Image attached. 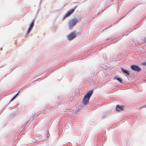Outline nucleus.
Returning <instances> with one entry per match:
<instances>
[{
  "mask_svg": "<svg viewBox=\"0 0 146 146\" xmlns=\"http://www.w3.org/2000/svg\"><path fill=\"white\" fill-rule=\"evenodd\" d=\"M134 8H135V7H133V8H132V9H131L130 11L129 12H127V14H126L125 15L123 16H122V17L121 18V19H123V18H124V17H125V15H127V14H128L129 12H131V10H132L133 9H134Z\"/></svg>",
  "mask_w": 146,
  "mask_h": 146,
  "instance_id": "nucleus-11",
  "label": "nucleus"
},
{
  "mask_svg": "<svg viewBox=\"0 0 146 146\" xmlns=\"http://www.w3.org/2000/svg\"><path fill=\"white\" fill-rule=\"evenodd\" d=\"M111 26H112V25H110V26L109 27H107V28L106 29V30L107 29H108V28H110V27Z\"/></svg>",
  "mask_w": 146,
  "mask_h": 146,
  "instance_id": "nucleus-18",
  "label": "nucleus"
},
{
  "mask_svg": "<svg viewBox=\"0 0 146 146\" xmlns=\"http://www.w3.org/2000/svg\"><path fill=\"white\" fill-rule=\"evenodd\" d=\"M93 90H89L85 95L82 100V104L84 105H87L89 102V100L93 93Z\"/></svg>",
  "mask_w": 146,
  "mask_h": 146,
  "instance_id": "nucleus-1",
  "label": "nucleus"
},
{
  "mask_svg": "<svg viewBox=\"0 0 146 146\" xmlns=\"http://www.w3.org/2000/svg\"><path fill=\"white\" fill-rule=\"evenodd\" d=\"M109 40H112V39L111 38H108L106 39V41H107Z\"/></svg>",
  "mask_w": 146,
  "mask_h": 146,
  "instance_id": "nucleus-13",
  "label": "nucleus"
},
{
  "mask_svg": "<svg viewBox=\"0 0 146 146\" xmlns=\"http://www.w3.org/2000/svg\"><path fill=\"white\" fill-rule=\"evenodd\" d=\"M34 22L33 21H32L30 23L29 28H28V31L27 32V35H29L30 33V32H31V31H32L34 25Z\"/></svg>",
  "mask_w": 146,
  "mask_h": 146,
  "instance_id": "nucleus-6",
  "label": "nucleus"
},
{
  "mask_svg": "<svg viewBox=\"0 0 146 146\" xmlns=\"http://www.w3.org/2000/svg\"><path fill=\"white\" fill-rule=\"evenodd\" d=\"M18 94V93H17V94H16L15 95V96H17V95Z\"/></svg>",
  "mask_w": 146,
  "mask_h": 146,
  "instance_id": "nucleus-19",
  "label": "nucleus"
},
{
  "mask_svg": "<svg viewBox=\"0 0 146 146\" xmlns=\"http://www.w3.org/2000/svg\"><path fill=\"white\" fill-rule=\"evenodd\" d=\"M113 80H117L120 83L122 84L123 83V80L120 77H119L118 76H115L113 78Z\"/></svg>",
  "mask_w": 146,
  "mask_h": 146,
  "instance_id": "nucleus-10",
  "label": "nucleus"
},
{
  "mask_svg": "<svg viewBox=\"0 0 146 146\" xmlns=\"http://www.w3.org/2000/svg\"><path fill=\"white\" fill-rule=\"evenodd\" d=\"M42 1V0H40V2H41Z\"/></svg>",
  "mask_w": 146,
  "mask_h": 146,
  "instance_id": "nucleus-20",
  "label": "nucleus"
},
{
  "mask_svg": "<svg viewBox=\"0 0 146 146\" xmlns=\"http://www.w3.org/2000/svg\"><path fill=\"white\" fill-rule=\"evenodd\" d=\"M16 96H15V95L13 96L14 97V98H15V97Z\"/></svg>",
  "mask_w": 146,
  "mask_h": 146,
  "instance_id": "nucleus-21",
  "label": "nucleus"
},
{
  "mask_svg": "<svg viewBox=\"0 0 146 146\" xmlns=\"http://www.w3.org/2000/svg\"><path fill=\"white\" fill-rule=\"evenodd\" d=\"M146 41V37H145V39L144 40V42H145Z\"/></svg>",
  "mask_w": 146,
  "mask_h": 146,
  "instance_id": "nucleus-16",
  "label": "nucleus"
},
{
  "mask_svg": "<svg viewBox=\"0 0 146 146\" xmlns=\"http://www.w3.org/2000/svg\"><path fill=\"white\" fill-rule=\"evenodd\" d=\"M15 99V98H14V97H13V98L11 99L10 101L12 102Z\"/></svg>",
  "mask_w": 146,
  "mask_h": 146,
  "instance_id": "nucleus-14",
  "label": "nucleus"
},
{
  "mask_svg": "<svg viewBox=\"0 0 146 146\" xmlns=\"http://www.w3.org/2000/svg\"><path fill=\"white\" fill-rule=\"evenodd\" d=\"M77 19L74 18L70 20L68 22V26L70 29H72L73 27L77 23Z\"/></svg>",
  "mask_w": 146,
  "mask_h": 146,
  "instance_id": "nucleus-2",
  "label": "nucleus"
},
{
  "mask_svg": "<svg viewBox=\"0 0 146 146\" xmlns=\"http://www.w3.org/2000/svg\"><path fill=\"white\" fill-rule=\"evenodd\" d=\"M19 92H20V91H19L18 93H19Z\"/></svg>",
  "mask_w": 146,
  "mask_h": 146,
  "instance_id": "nucleus-22",
  "label": "nucleus"
},
{
  "mask_svg": "<svg viewBox=\"0 0 146 146\" xmlns=\"http://www.w3.org/2000/svg\"><path fill=\"white\" fill-rule=\"evenodd\" d=\"M141 64L142 65H143L144 66H146V60H145V62L141 63Z\"/></svg>",
  "mask_w": 146,
  "mask_h": 146,
  "instance_id": "nucleus-12",
  "label": "nucleus"
},
{
  "mask_svg": "<svg viewBox=\"0 0 146 146\" xmlns=\"http://www.w3.org/2000/svg\"><path fill=\"white\" fill-rule=\"evenodd\" d=\"M130 68L132 70L137 72H140L142 70L141 68L138 65L134 64L131 65Z\"/></svg>",
  "mask_w": 146,
  "mask_h": 146,
  "instance_id": "nucleus-4",
  "label": "nucleus"
},
{
  "mask_svg": "<svg viewBox=\"0 0 146 146\" xmlns=\"http://www.w3.org/2000/svg\"><path fill=\"white\" fill-rule=\"evenodd\" d=\"M110 113V111H104L102 114L101 118L102 119H104L106 118V117Z\"/></svg>",
  "mask_w": 146,
  "mask_h": 146,
  "instance_id": "nucleus-8",
  "label": "nucleus"
},
{
  "mask_svg": "<svg viewBox=\"0 0 146 146\" xmlns=\"http://www.w3.org/2000/svg\"><path fill=\"white\" fill-rule=\"evenodd\" d=\"M36 19V18H34L32 21L35 22V21Z\"/></svg>",
  "mask_w": 146,
  "mask_h": 146,
  "instance_id": "nucleus-17",
  "label": "nucleus"
},
{
  "mask_svg": "<svg viewBox=\"0 0 146 146\" xmlns=\"http://www.w3.org/2000/svg\"><path fill=\"white\" fill-rule=\"evenodd\" d=\"M124 106L117 105L116 107L115 110L117 111H123L124 109Z\"/></svg>",
  "mask_w": 146,
  "mask_h": 146,
  "instance_id": "nucleus-7",
  "label": "nucleus"
},
{
  "mask_svg": "<svg viewBox=\"0 0 146 146\" xmlns=\"http://www.w3.org/2000/svg\"><path fill=\"white\" fill-rule=\"evenodd\" d=\"M76 34L75 31L73 32L68 35L67 36V38L69 41H71L76 38Z\"/></svg>",
  "mask_w": 146,
  "mask_h": 146,
  "instance_id": "nucleus-5",
  "label": "nucleus"
},
{
  "mask_svg": "<svg viewBox=\"0 0 146 146\" xmlns=\"http://www.w3.org/2000/svg\"><path fill=\"white\" fill-rule=\"evenodd\" d=\"M120 69L121 72L125 75L126 74L127 76H129L130 75V72L128 70L125 69L122 67H121Z\"/></svg>",
  "mask_w": 146,
  "mask_h": 146,
  "instance_id": "nucleus-9",
  "label": "nucleus"
},
{
  "mask_svg": "<svg viewBox=\"0 0 146 146\" xmlns=\"http://www.w3.org/2000/svg\"><path fill=\"white\" fill-rule=\"evenodd\" d=\"M80 107H81V106H79H79H78V110H79V109H80Z\"/></svg>",
  "mask_w": 146,
  "mask_h": 146,
  "instance_id": "nucleus-15",
  "label": "nucleus"
},
{
  "mask_svg": "<svg viewBox=\"0 0 146 146\" xmlns=\"http://www.w3.org/2000/svg\"><path fill=\"white\" fill-rule=\"evenodd\" d=\"M77 7L78 5L75 6L74 7V8L71 9L70 10L68 11L64 15L62 19V20H64L66 18L69 17L71 14H72L74 12Z\"/></svg>",
  "mask_w": 146,
  "mask_h": 146,
  "instance_id": "nucleus-3",
  "label": "nucleus"
}]
</instances>
